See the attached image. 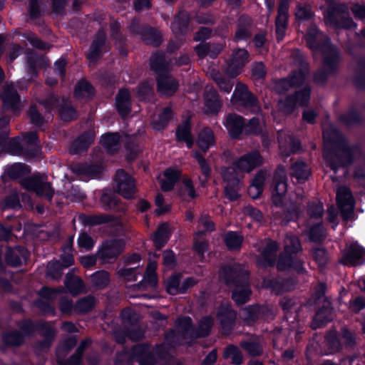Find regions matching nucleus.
<instances>
[{
  "instance_id": "nucleus-22",
  "label": "nucleus",
  "mask_w": 365,
  "mask_h": 365,
  "mask_svg": "<svg viewBox=\"0 0 365 365\" xmlns=\"http://www.w3.org/2000/svg\"><path fill=\"white\" fill-rule=\"evenodd\" d=\"M205 109L207 113L216 114L222 107V101L213 87L207 86L204 94Z\"/></svg>"
},
{
  "instance_id": "nucleus-52",
  "label": "nucleus",
  "mask_w": 365,
  "mask_h": 365,
  "mask_svg": "<svg viewBox=\"0 0 365 365\" xmlns=\"http://www.w3.org/2000/svg\"><path fill=\"white\" fill-rule=\"evenodd\" d=\"M195 158L197 160L200 165L203 178H200V183L202 186L205 185L211 175V169L205 159L198 153H193Z\"/></svg>"
},
{
  "instance_id": "nucleus-39",
  "label": "nucleus",
  "mask_w": 365,
  "mask_h": 365,
  "mask_svg": "<svg viewBox=\"0 0 365 365\" xmlns=\"http://www.w3.org/2000/svg\"><path fill=\"white\" fill-rule=\"evenodd\" d=\"M197 143L204 152L213 145L215 138L212 130L209 128H204L198 135Z\"/></svg>"
},
{
  "instance_id": "nucleus-24",
  "label": "nucleus",
  "mask_w": 365,
  "mask_h": 365,
  "mask_svg": "<svg viewBox=\"0 0 365 365\" xmlns=\"http://www.w3.org/2000/svg\"><path fill=\"white\" fill-rule=\"evenodd\" d=\"M230 135L232 138H238L245 128V121L243 118L237 114H229L224 122Z\"/></svg>"
},
{
  "instance_id": "nucleus-25",
  "label": "nucleus",
  "mask_w": 365,
  "mask_h": 365,
  "mask_svg": "<svg viewBox=\"0 0 365 365\" xmlns=\"http://www.w3.org/2000/svg\"><path fill=\"white\" fill-rule=\"evenodd\" d=\"M95 138V133L92 131L85 132L76 139L70 148L73 154H78L86 150L92 143Z\"/></svg>"
},
{
  "instance_id": "nucleus-20",
  "label": "nucleus",
  "mask_w": 365,
  "mask_h": 365,
  "mask_svg": "<svg viewBox=\"0 0 365 365\" xmlns=\"http://www.w3.org/2000/svg\"><path fill=\"white\" fill-rule=\"evenodd\" d=\"M263 160L260 154L257 151H253L245 154L237 159L234 165L239 171L250 173L256 167L262 164Z\"/></svg>"
},
{
  "instance_id": "nucleus-58",
  "label": "nucleus",
  "mask_w": 365,
  "mask_h": 365,
  "mask_svg": "<svg viewBox=\"0 0 365 365\" xmlns=\"http://www.w3.org/2000/svg\"><path fill=\"white\" fill-rule=\"evenodd\" d=\"M95 240L86 232L80 233L77 240V244L78 247L81 250L85 251H89L92 250L95 245Z\"/></svg>"
},
{
  "instance_id": "nucleus-3",
  "label": "nucleus",
  "mask_w": 365,
  "mask_h": 365,
  "mask_svg": "<svg viewBox=\"0 0 365 365\" xmlns=\"http://www.w3.org/2000/svg\"><path fill=\"white\" fill-rule=\"evenodd\" d=\"M150 64L151 69L158 75V91L165 96L174 94L179 85L175 78L168 75L171 70V62L167 61L163 53H155L150 58Z\"/></svg>"
},
{
  "instance_id": "nucleus-17",
  "label": "nucleus",
  "mask_w": 365,
  "mask_h": 365,
  "mask_svg": "<svg viewBox=\"0 0 365 365\" xmlns=\"http://www.w3.org/2000/svg\"><path fill=\"white\" fill-rule=\"evenodd\" d=\"M116 189L125 198H130L135 192L134 179L123 170L117 171L115 175Z\"/></svg>"
},
{
  "instance_id": "nucleus-44",
  "label": "nucleus",
  "mask_w": 365,
  "mask_h": 365,
  "mask_svg": "<svg viewBox=\"0 0 365 365\" xmlns=\"http://www.w3.org/2000/svg\"><path fill=\"white\" fill-rule=\"evenodd\" d=\"M176 137L178 140L185 142L188 148L192 147L193 140L190 134V125L188 120H185L182 125L178 126Z\"/></svg>"
},
{
  "instance_id": "nucleus-41",
  "label": "nucleus",
  "mask_w": 365,
  "mask_h": 365,
  "mask_svg": "<svg viewBox=\"0 0 365 365\" xmlns=\"http://www.w3.org/2000/svg\"><path fill=\"white\" fill-rule=\"evenodd\" d=\"M251 19L247 16H242L239 19L237 30L235 33L237 40H245L250 36V26Z\"/></svg>"
},
{
  "instance_id": "nucleus-35",
  "label": "nucleus",
  "mask_w": 365,
  "mask_h": 365,
  "mask_svg": "<svg viewBox=\"0 0 365 365\" xmlns=\"http://www.w3.org/2000/svg\"><path fill=\"white\" fill-rule=\"evenodd\" d=\"M223 49L221 44L210 45L208 43H201L195 48V51L200 58H204L207 55L211 58H215L220 52Z\"/></svg>"
},
{
  "instance_id": "nucleus-49",
  "label": "nucleus",
  "mask_w": 365,
  "mask_h": 365,
  "mask_svg": "<svg viewBox=\"0 0 365 365\" xmlns=\"http://www.w3.org/2000/svg\"><path fill=\"white\" fill-rule=\"evenodd\" d=\"M237 168L227 167L221 169V175L226 185H236L240 184V179L236 170Z\"/></svg>"
},
{
  "instance_id": "nucleus-27",
  "label": "nucleus",
  "mask_w": 365,
  "mask_h": 365,
  "mask_svg": "<svg viewBox=\"0 0 365 365\" xmlns=\"http://www.w3.org/2000/svg\"><path fill=\"white\" fill-rule=\"evenodd\" d=\"M122 141V137L117 133L105 134L102 135L101 139V145L110 153L118 152Z\"/></svg>"
},
{
  "instance_id": "nucleus-8",
  "label": "nucleus",
  "mask_w": 365,
  "mask_h": 365,
  "mask_svg": "<svg viewBox=\"0 0 365 365\" xmlns=\"http://www.w3.org/2000/svg\"><path fill=\"white\" fill-rule=\"evenodd\" d=\"M73 237H70L68 245L63 249L60 262H50L47 267V275L53 278H59L61 276L62 270L73 264L74 259L73 255Z\"/></svg>"
},
{
  "instance_id": "nucleus-37",
  "label": "nucleus",
  "mask_w": 365,
  "mask_h": 365,
  "mask_svg": "<svg viewBox=\"0 0 365 365\" xmlns=\"http://www.w3.org/2000/svg\"><path fill=\"white\" fill-rule=\"evenodd\" d=\"M157 268V263L155 261H150L146 272L143 277V280L138 284V287L140 289L145 286L146 287H154L157 284V277L155 275V269Z\"/></svg>"
},
{
  "instance_id": "nucleus-43",
  "label": "nucleus",
  "mask_w": 365,
  "mask_h": 365,
  "mask_svg": "<svg viewBox=\"0 0 365 365\" xmlns=\"http://www.w3.org/2000/svg\"><path fill=\"white\" fill-rule=\"evenodd\" d=\"M140 37L147 44H151L155 46H158L161 42L160 33L150 27L143 28Z\"/></svg>"
},
{
  "instance_id": "nucleus-53",
  "label": "nucleus",
  "mask_w": 365,
  "mask_h": 365,
  "mask_svg": "<svg viewBox=\"0 0 365 365\" xmlns=\"http://www.w3.org/2000/svg\"><path fill=\"white\" fill-rule=\"evenodd\" d=\"M180 274H175L171 276L166 282V289L167 292L172 295H175L180 293H182V290L181 288L182 282H180Z\"/></svg>"
},
{
  "instance_id": "nucleus-7",
  "label": "nucleus",
  "mask_w": 365,
  "mask_h": 365,
  "mask_svg": "<svg viewBox=\"0 0 365 365\" xmlns=\"http://www.w3.org/2000/svg\"><path fill=\"white\" fill-rule=\"evenodd\" d=\"M22 185L27 190L34 192L36 195L49 202L54 195V189L44 175H34L27 178L22 181Z\"/></svg>"
},
{
  "instance_id": "nucleus-46",
  "label": "nucleus",
  "mask_w": 365,
  "mask_h": 365,
  "mask_svg": "<svg viewBox=\"0 0 365 365\" xmlns=\"http://www.w3.org/2000/svg\"><path fill=\"white\" fill-rule=\"evenodd\" d=\"M169 235V226L167 224L161 225L153 236V242L158 249L165 245Z\"/></svg>"
},
{
  "instance_id": "nucleus-64",
  "label": "nucleus",
  "mask_w": 365,
  "mask_h": 365,
  "mask_svg": "<svg viewBox=\"0 0 365 365\" xmlns=\"http://www.w3.org/2000/svg\"><path fill=\"white\" fill-rule=\"evenodd\" d=\"M26 168L22 163H14L7 168V175L11 179H18L25 173Z\"/></svg>"
},
{
  "instance_id": "nucleus-26",
  "label": "nucleus",
  "mask_w": 365,
  "mask_h": 365,
  "mask_svg": "<svg viewBox=\"0 0 365 365\" xmlns=\"http://www.w3.org/2000/svg\"><path fill=\"white\" fill-rule=\"evenodd\" d=\"M130 95L128 90L121 89L115 98V106L122 117L126 116L130 111Z\"/></svg>"
},
{
  "instance_id": "nucleus-11",
  "label": "nucleus",
  "mask_w": 365,
  "mask_h": 365,
  "mask_svg": "<svg viewBox=\"0 0 365 365\" xmlns=\"http://www.w3.org/2000/svg\"><path fill=\"white\" fill-rule=\"evenodd\" d=\"M287 192V178L284 166L280 165L276 170L273 178V188L272 199L274 205L283 203L284 198Z\"/></svg>"
},
{
  "instance_id": "nucleus-30",
  "label": "nucleus",
  "mask_w": 365,
  "mask_h": 365,
  "mask_svg": "<svg viewBox=\"0 0 365 365\" xmlns=\"http://www.w3.org/2000/svg\"><path fill=\"white\" fill-rule=\"evenodd\" d=\"M178 195L181 200L187 203L191 202L197 197L191 179H183L178 190Z\"/></svg>"
},
{
  "instance_id": "nucleus-6",
  "label": "nucleus",
  "mask_w": 365,
  "mask_h": 365,
  "mask_svg": "<svg viewBox=\"0 0 365 365\" xmlns=\"http://www.w3.org/2000/svg\"><path fill=\"white\" fill-rule=\"evenodd\" d=\"M294 54L298 58L299 69L298 71H294L287 78H284L277 82L275 89L279 93L287 91L290 87L301 85L305 80L306 75L308 73V64L304 60L303 56L299 50H295Z\"/></svg>"
},
{
  "instance_id": "nucleus-13",
  "label": "nucleus",
  "mask_w": 365,
  "mask_h": 365,
  "mask_svg": "<svg viewBox=\"0 0 365 365\" xmlns=\"http://www.w3.org/2000/svg\"><path fill=\"white\" fill-rule=\"evenodd\" d=\"M310 88L307 86L296 92L294 96H289L284 101H280L279 103L280 109L285 113H291L295 107L307 105L310 98Z\"/></svg>"
},
{
  "instance_id": "nucleus-50",
  "label": "nucleus",
  "mask_w": 365,
  "mask_h": 365,
  "mask_svg": "<svg viewBox=\"0 0 365 365\" xmlns=\"http://www.w3.org/2000/svg\"><path fill=\"white\" fill-rule=\"evenodd\" d=\"M224 242L230 250H237L240 247L243 237L236 232H229L225 235Z\"/></svg>"
},
{
  "instance_id": "nucleus-54",
  "label": "nucleus",
  "mask_w": 365,
  "mask_h": 365,
  "mask_svg": "<svg viewBox=\"0 0 365 365\" xmlns=\"http://www.w3.org/2000/svg\"><path fill=\"white\" fill-rule=\"evenodd\" d=\"M224 357L231 359L232 363L235 365H240L243 361V356L241 351L233 345H230L225 349Z\"/></svg>"
},
{
  "instance_id": "nucleus-9",
  "label": "nucleus",
  "mask_w": 365,
  "mask_h": 365,
  "mask_svg": "<svg viewBox=\"0 0 365 365\" xmlns=\"http://www.w3.org/2000/svg\"><path fill=\"white\" fill-rule=\"evenodd\" d=\"M231 101L234 105L242 106L251 112H257L259 110L258 101L247 87L241 83L236 84L232 95Z\"/></svg>"
},
{
  "instance_id": "nucleus-61",
  "label": "nucleus",
  "mask_w": 365,
  "mask_h": 365,
  "mask_svg": "<svg viewBox=\"0 0 365 365\" xmlns=\"http://www.w3.org/2000/svg\"><path fill=\"white\" fill-rule=\"evenodd\" d=\"M95 299L92 297L78 300L76 304L75 309L78 312H87L91 310L95 305Z\"/></svg>"
},
{
  "instance_id": "nucleus-18",
  "label": "nucleus",
  "mask_w": 365,
  "mask_h": 365,
  "mask_svg": "<svg viewBox=\"0 0 365 365\" xmlns=\"http://www.w3.org/2000/svg\"><path fill=\"white\" fill-rule=\"evenodd\" d=\"M365 250L358 243L349 244L344 249L341 262L346 265L356 266L361 264L364 261Z\"/></svg>"
},
{
  "instance_id": "nucleus-33",
  "label": "nucleus",
  "mask_w": 365,
  "mask_h": 365,
  "mask_svg": "<svg viewBox=\"0 0 365 365\" xmlns=\"http://www.w3.org/2000/svg\"><path fill=\"white\" fill-rule=\"evenodd\" d=\"M106 40V34L103 31H99L95 39L93 41L90 48V51L87 55L91 62H95L99 57L101 53V47L103 45Z\"/></svg>"
},
{
  "instance_id": "nucleus-45",
  "label": "nucleus",
  "mask_w": 365,
  "mask_h": 365,
  "mask_svg": "<svg viewBox=\"0 0 365 365\" xmlns=\"http://www.w3.org/2000/svg\"><path fill=\"white\" fill-rule=\"evenodd\" d=\"M337 205H354L355 201L350 190L344 186L336 190Z\"/></svg>"
},
{
  "instance_id": "nucleus-47",
  "label": "nucleus",
  "mask_w": 365,
  "mask_h": 365,
  "mask_svg": "<svg viewBox=\"0 0 365 365\" xmlns=\"http://www.w3.org/2000/svg\"><path fill=\"white\" fill-rule=\"evenodd\" d=\"M58 112L64 121H71L76 118V112L67 99H62Z\"/></svg>"
},
{
  "instance_id": "nucleus-23",
  "label": "nucleus",
  "mask_w": 365,
  "mask_h": 365,
  "mask_svg": "<svg viewBox=\"0 0 365 365\" xmlns=\"http://www.w3.org/2000/svg\"><path fill=\"white\" fill-rule=\"evenodd\" d=\"M268 175L264 170H260L256 173L248 187V195L251 198L257 199L261 196Z\"/></svg>"
},
{
  "instance_id": "nucleus-15",
  "label": "nucleus",
  "mask_w": 365,
  "mask_h": 365,
  "mask_svg": "<svg viewBox=\"0 0 365 365\" xmlns=\"http://www.w3.org/2000/svg\"><path fill=\"white\" fill-rule=\"evenodd\" d=\"M125 247L121 240H110L104 242L98 249L97 255L104 262L115 259Z\"/></svg>"
},
{
  "instance_id": "nucleus-29",
  "label": "nucleus",
  "mask_w": 365,
  "mask_h": 365,
  "mask_svg": "<svg viewBox=\"0 0 365 365\" xmlns=\"http://www.w3.org/2000/svg\"><path fill=\"white\" fill-rule=\"evenodd\" d=\"M28 257L27 250L22 247H18L13 250H8L6 252V262L14 267L21 265Z\"/></svg>"
},
{
  "instance_id": "nucleus-1",
  "label": "nucleus",
  "mask_w": 365,
  "mask_h": 365,
  "mask_svg": "<svg viewBox=\"0 0 365 365\" xmlns=\"http://www.w3.org/2000/svg\"><path fill=\"white\" fill-rule=\"evenodd\" d=\"M307 46L316 55L321 53L323 56L322 68L314 76L317 84L325 83L329 74L334 73L338 68L340 56L337 49L331 43L330 39L319 31L315 25H311L305 36Z\"/></svg>"
},
{
  "instance_id": "nucleus-5",
  "label": "nucleus",
  "mask_w": 365,
  "mask_h": 365,
  "mask_svg": "<svg viewBox=\"0 0 365 365\" xmlns=\"http://www.w3.org/2000/svg\"><path fill=\"white\" fill-rule=\"evenodd\" d=\"M325 24L334 29H352L356 27L353 20L349 16V8L346 4H331L324 12Z\"/></svg>"
},
{
  "instance_id": "nucleus-59",
  "label": "nucleus",
  "mask_w": 365,
  "mask_h": 365,
  "mask_svg": "<svg viewBox=\"0 0 365 365\" xmlns=\"http://www.w3.org/2000/svg\"><path fill=\"white\" fill-rule=\"evenodd\" d=\"M63 194L66 195V197L69 200V202L72 203L81 202L86 197L85 193L82 192L78 187L74 186H71L70 190Z\"/></svg>"
},
{
  "instance_id": "nucleus-63",
  "label": "nucleus",
  "mask_w": 365,
  "mask_h": 365,
  "mask_svg": "<svg viewBox=\"0 0 365 365\" xmlns=\"http://www.w3.org/2000/svg\"><path fill=\"white\" fill-rule=\"evenodd\" d=\"M153 94V83L150 81H145L140 84L138 88V96L140 100L145 101L148 99Z\"/></svg>"
},
{
  "instance_id": "nucleus-36",
  "label": "nucleus",
  "mask_w": 365,
  "mask_h": 365,
  "mask_svg": "<svg viewBox=\"0 0 365 365\" xmlns=\"http://www.w3.org/2000/svg\"><path fill=\"white\" fill-rule=\"evenodd\" d=\"M240 346L250 356H259L262 353V346L258 338L251 337L240 342Z\"/></svg>"
},
{
  "instance_id": "nucleus-60",
  "label": "nucleus",
  "mask_w": 365,
  "mask_h": 365,
  "mask_svg": "<svg viewBox=\"0 0 365 365\" xmlns=\"http://www.w3.org/2000/svg\"><path fill=\"white\" fill-rule=\"evenodd\" d=\"M241 187V183L232 185H226L225 186V197L227 200L226 203L232 202L237 200L240 197L239 190Z\"/></svg>"
},
{
  "instance_id": "nucleus-48",
  "label": "nucleus",
  "mask_w": 365,
  "mask_h": 365,
  "mask_svg": "<svg viewBox=\"0 0 365 365\" xmlns=\"http://www.w3.org/2000/svg\"><path fill=\"white\" fill-rule=\"evenodd\" d=\"M331 319V309L329 307L324 308L317 313L312 326L314 329L319 328L329 322Z\"/></svg>"
},
{
  "instance_id": "nucleus-28",
  "label": "nucleus",
  "mask_w": 365,
  "mask_h": 365,
  "mask_svg": "<svg viewBox=\"0 0 365 365\" xmlns=\"http://www.w3.org/2000/svg\"><path fill=\"white\" fill-rule=\"evenodd\" d=\"M180 178V172L177 169L168 168L163 175L160 180V187L163 191L171 190L175 182Z\"/></svg>"
},
{
  "instance_id": "nucleus-4",
  "label": "nucleus",
  "mask_w": 365,
  "mask_h": 365,
  "mask_svg": "<svg viewBox=\"0 0 365 365\" xmlns=\"http://www.w3.org/2000/svg\"><path fill=\"white\" fill-rule=\"evenodd\" d=\"M220 277L226 284L236 285L232 299L237 304H244L249 299L251 290L247 285L248 274L245 270L240 269L238 265L226 267L220 271Z\"/></svg>"
},
{
  "instance_id": "nucleus-38",
  "label": "nucleus",
  "mask_w": 365,
  "mask_h": 365,
  "mask_svg": "<svg viewBox=\"0 0 365 365\" xmlns=\"http://www.w3.org/2000/svg\"><path fill=\"white\" fill-rule=\"evenodd\" d=\"M277 247L275 242H269L262 251L260 263L264 265H272L276 259Z\"/></svg>"
},
{
  "instance_id": "nucleus-32",
  "label": "nucleus",
  "mask_w": 365,
  "mask_h": 365,
  "mask_svg": "<svg viewBox=\"0 0 365 365\" xmlns=\"http://www.w3.org/2000/svg\"><path fill=\"white\" fill-rule=\"evenodd\" d=\"M188 21V14L185 11H180L171 24V29L174 34H184L187 31Z\"/></svg>"
},
{
  "instance_id": "nucleus-55",
  "label": "nucleus",
  "mask_w": 365,
  "mask_h": 365,
  "mask_svg": "<svg viewBox=\"0 0 365 365\" xmlns=\"http://www.w3.org/2000/svg\"><path fill=\"white\" fill-rule=\"evenodd\" d=\"M65 285L73 294H77L83 289L82 280L77 276L68 274L65 279Z\"/></svg>"
},
{
  "instance_id": "nucleus-40",
  "label": "nucleus",
  "mask_w": 365,
  "mask_h": 365,
  "mask_svg": "<svg viewBox=\"0 0 365 365\" xmlns=\"http://www.w3.org/2000/svg\"><path fill=\"white\" fill-rule=\"evenodd\" d=\"M292 175L297 179L299 182L306 180L311 173L310 168L303 161H297L292 165Z\"/></svg>"
},
{
  "instance_id": "nucleus-16",
  "label": "nucleus",
  "mask_w": 365,
  "mask_h": 365,
  "mask_svg": "<svg viewBox=\"0 0 365 365\" xmlns=\"http://www.w3.org/2000/svg\"><path fill=\"white\" fill-rule=\"evenodd\" d=\"M301 250V245L298 238L295 236H287L284 240V251L285 255L281 256L277 264V267L280 270H283L289 267H294L293 259L291 257H287V255L297 253ZM296 268L298 266H295Z\"/></svg>"
},
{
  "instance_id": "nucleus-12",
  "label": "nucleus",
  "mask_w": 365,
  "mask_h": 365,
  "mask_svg": "<svg viewBox=\"0 0 365 365\" xmlns=\"http://www.w3.org/2000/svg\"><path fill=\"white\" fill-rule=\"evenodd\" d=\"M8 120L0 119V154L5 152L11 155H19L22 152L19 138L6 140L9 135Z\"/></svg>"
},
{
  "instance_id": "nucleus-56",
  "label": "nucleus",
  "mask_w": 365,
  "mask_h": 365,
  "mask_svg": "<svg viewBox=\"0 0 365 365\" xmlns=\"http://www.w3.org/2000/svg\"><path fill=\"white\" fill-rule=\"evenodd\" d=\"M91 280L94 287L101 289L109 283V274L106 271H98L91 276Z\"/></svg>"
},
{
  "instance_id": "nucleus-62",
  "label": "nucleus",
  "mask_w": 365,
  "mask_h": 365,
  "mask_svg": "<svg viewBox=\"0 0 365 365\" xmlns=\"http://www.w3.org/2000/svg\"><path fill=\"white\" fill-rule=\"evenodd\" d=\"M260 314L259 308L257 306L249 307L242 309L240 315L245 321L254 320Z\"/></svg>"
},
{
  "instance_id": "nucleus-14",
  "label": "nucleus",
  "mask_w": 365,
  "mask_h": 365,
  "mask_svg": "<svg viewBox=\"0 0 365 365\" xmlns=\"http://www.w3.org/2000/svg\"><path fill=\"white\" fill-rule=\"evenodd\" d=\"M248 61L249 53L247 50L244 48L235 50L225 71L226 75L230 78L236 77Z\"/></svg>"
},
{
  "instance_id": "nucleus-2",
  "label": "nucleus",
  "mask_w": 365,
  "mask_h": 365,
  "mask_svg": "<svg viewBox=\"0 0 365 365\" xmlns=\"http://www.w3.org/2000/svg\"><path fill=\"white\" fill-rule=\"evenodd\" d=\"M324 158L329 167L336 172L339 167L346 166L353 160L352 148L348 146L341 134L332 126L323 130Z\"/></svg>"
},
{
  "instance_id": "nucleus-57",
  "label": "nucleus",
  "mask_w": 365,
  "mask_h": 365,
  "mask_svg": "<svg viewBox=\"0 0 365 365\" xmlns=\"http://www.w3.org/2000/svg\"><path fill=\"white\" fill-rule=\"evenodd\" d=\"M173 116V112L170 108L165 107L159 115L158 119L153 121V128L155 130L163 129Z\"/></svg>"
},
{
  "instance_id": "nucleus-51",
  "label": "nucleus",
  "mask_w": 365,
  "mask_h": 365,
  "mask_svg": "<svg viewBox=\"0 0 365 365\" xmlns=\"http://www.w3.org/2000/svg\"><path fill=\"white\" fill-rule=\"evenodd\" d=\"M218 318L221 324L224 326H229L235 318V314L230 309L228 304H222L220 310L218 312Z\"/></svg>"
},
{
  "instance_id": "nucleus-31",
  "label": "nucleus",
  "mask_w": 365,
  "mask_h": 365,
  "mask_svg": "<svg viewBox=\"0 0 365 365\" xmlns=\"http://www.w3.org/2000/svg\"><path fill=\"white\" fill-rule=\"evenodd\" d=\"M209 75L216 83L222 92L230 93L233 87V82L225 78L218 70L212 68L210 71Z\"/></svg>"
},
{
  "instance_id": "nucleus-10",
  "label": "nucleus",
  "mask_w": 365,
  "mask_h": 365,
  "mask_svg": "<svg viewBox=\"0 0 365 365\" xmlns=\"http://www.w3.org/2000/svg\"><path fill=\"white\" fill-rule=\"evenodd\" d=\"M213 324L212 318L207 317L202 319L199 324L198 329L195 331L192 324L190 317H182L178 321V331L185 336H190L192 337H200L207 336Z\"/></svg>"
},
{
  "instance_id": "nucleus-21",
  "label": "nucleus",
  "mask_w": 365,
  "mask_h": 365,
  "mask_svg": "<svg viewBox=\"0 0 365 365\" xmlns=\"http://www.w3.org/2000/svg\"><path fill=\"white\" fill-rule=\"evenodd\" d=\"M278 141L280 154L288 157L300 148L299 141L284 131L278 133Z\"/></svg>"
},
{
  "instance_id": "nucleus-19",
  "label": "nucleus",
  "mask_w": 365,
  "mask_h": 365,
  "mask_svg": "<svg viewBox=\"0 0 365 365\" xmlns=\"http://www.w3.org/2000/svg\"><path fill=\"white\" fill-rule=\"evenodd\" d=\"M4 107L14 113L19 112L21 108L20 97L15 88L14 83H6L1 93Z\"/></svg>"
},
{
  "instance_id": "nucleus-34",
  "label": "nucleus",
  "mask_w": 365,
  "mask_h": 365,
  "mask_svg": "<svg viewBox=\"0 0 365 365\" xmlns=\"http://www.w3.org/2000/svg\"><path fill=\"white\" fill-rule=\"evenodd\" d=\"M339 210L342 217L345 220H350L354 216L353 207H329L327 210L328 219L331 222H333L332 227L334 228L337 225V222L335 221Z\"/></svg>"
},
{
  "instance_id": "nucleus-42",
  "label": "nucleus",
  "mask_w": 365,
  "mask_h": 365,
  "mask_svg": "<svg viewBox=\"0 0 365 365\" xmlns=\"http://www.w3.org/2000/svg\"><path fill=\"white\" fill-rule=\"evenodd\" d=\"M74 94L78 99L89 98L94 95V88L87 81L82 80L76 86Z\"/></svg>"
}]
</instances>
